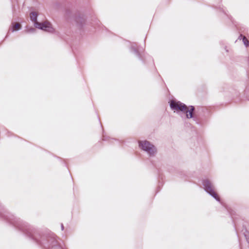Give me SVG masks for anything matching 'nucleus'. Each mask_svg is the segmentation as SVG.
<instances>
[{"label": "nucleus", "instance_id": "nucleus-4", "mask_svg": "<svg viewBox=\"0 0 249 249\" xmlns=\"http://www.w3.org/2000/svg\"><path fill=\"white\" fill-rule=\"evenodd\" d=\"M203 184L206 191L214 197L216 200L219 201L220 198L217 194L215 192L213 187L210 181L207 179L204 180H203Z\"/></svg>", "mask_w": 249, "mask_h": 249}, {"label": "nucleus", "instance_id": "nucleus-7", "mask_svg": "<svg viewBox=\"0 0 249 249\" xmlns=\"http://www.w3.org/2000/svg\"><path fill=\"white\" fill-rule=\"evenodd\" d=\"M61 227H62V230H63L64 227H63V225H62V226H61Z\"/></svg>", "mask_w": 249, "mask_h": 249}, {"label": "nucleus", "instance_id": "nucleus-2", "mask_svg": "<svg viewBox=\"0 0 249 249\" xmlns=\"http://www.w3.org/2000/svg\"><path fill=\"white\" fill-rule=\"evenodd\" d=\"M37 13L32 12L30 13V19L34 22V26L36 28L51 33L54 32L55 30L50 22L46 21L42 23L38 22L37 21Z\"/></svg>", "mask_w": 249, "mask_h": 249}, {"label": "nucleus", "instance_id": "nucleus-3", "mask_svg": "<svg viewBox=\"0 0 249 249\" xmlns=\"http://www.w3.org/2000/svg\"><path fill=\"white\" fill-rule=\"evenodd\" d=\"M139 147L150 156H154L157 152V148L150 142L146 140L140 141L139 142Z\"/></svg>", "mask_w": 249, "mask_h": 249}, {"label": "nucleus", "instance_id": "nucleus-1", "mask_svg": "<svg viewBox=\"0 0 249 249\" xmlns=\"http://www.w3.org/2000/svg\"><path fill=\"white\" fill-rule=\"evenodd\" d=\"M170 106L174 112H177L179 114H186V116L188 119L193 117V112L195 109L193 106L187 107L184 104L174 100L170 102Z\"/></svg>", "mask_w": 249, "mask_h": 249}, {"label": "nucleus", "instance_id": "nucleus-6", "mask_svg": "<svg viewBox=\"0 0 249 249\" xmlns=\"http://www.w3.org/2000/svg\"><path fill=\"white\" fill-rule=\"evenodd\" d=\"M242 40L246 47L249 46V41L245 36L243 37Z\"/></svg>", "mask_w": 249, "mask_h": 249}, {"label": "nucleus", "instance_id": "nucleus-5", "mask_svg": "<svg viewBox=\"0 0 249 249\" xmlns=\"http://www.w3.org/2000/svg\"><path fill=\"white\" fill-rule=\"evenodd\" d=\"M20 29V24L18 23H16L14 25H13L11 30H12V32H14L15 31L19 30Z\"/></svg>", "mask_w": 249, "mask_h": 249}]
</instances>
